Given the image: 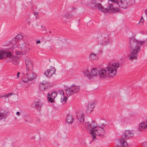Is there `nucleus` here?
Wrapping results in <instances>:
<instances>
[{
    "label": "nucleus",
    "mask_w": 147,
    "mask_h": 147,
    "mask_svg": "<svg viewBox=\"0 0 147 147\" xmlns=\"http://www.w3.org/2000/svg\"><path fill=\"white\" fill-rule=\"evenodd\" d=\"M134 133L132 131L129 130H125L119 139V145H117L116 147H129L127 143V139L133 136Z\"/></svg>",
    "instance_id": "1"
},
{
    "label": "nucleus",
    "mask_w": 147,
    "mask_h": 147,
    "mask_svg": "<svg viewBox=\"0 0 147 147\" xmlns=\"http://www.w3.org/2000/svg\"><path fill=\"white\" fill-rule=\"evenodd\" d=\"M146 42V40L140 41L134 38H132L129 41L130 49V50L140 51L141 48L140 46L143 45Z\"/></svg>",
    "instance_id": "2"
},
{
    "label": "nucleus",
    "mask_w": 147,
    "mask_h": 147,
    "mask_svg": "<svg viewBox=\"0 0 147 147\" xmlns=\"http://www.w3.org/2000/svg\"><path fill=\"white\" fill-rule=\"evenodd\" d=\"M116 74H85V76L89 79H92L96 77H99L102 79H108L113 77L115 76Z\"/></svg>",
    "instance_id": "3"
},
{
    "label": "nucleus",
    "mask_w": 147,
    "mask_h": 147,
    "mask_svg": "<svg viewBox=\"0 0 147 147\" xmlns=\"http://www.w3.org/2000/svg\"><path fill=\"white\" fill-rule=\"evenodd\" d=\"M87 125H88V129L89 132L91 134V137L92 139V141L93 142L95 141V137L94 135V130L96 129L97 127V125L94 121H92V123H90L89 121L87 122Z\"/></svg>",
    "instance_id": "4"
},
{
    "label": "nucleus",
    "mask_w": 147,
    "mask_h": 147,
    "mask_svg": "<svg viewBox=\"0 0 147 147\" xmlns=\"http://www.w3.org/2000/svg\"><path fill=\"white\" fill-rule=\"evenodd\" d=\"M111 1L114 3V5H117V7H120L123 9H126L129 6V4L127 0H110Z\"/></svg>",
    "instance_id": "5"
},
{
    "label": "nucleus",
    "mask_w": 147,
    "mask_h": 147,
    "mask_svg": "<svg viewBox=\"0 0 147 147\" xmlns=\"http://www.w3.org/2000/svg\"><path fill=\"white\" fill-rule=\"evenodd\" d=\"M119 67V64L117 62L112 63L106 67L108 74H116L117 69Z\"/></svg>",
    "instance_id": "6"
},
{
    "label": "nucleus",
    "mask_w": 147,
    "mask_h": 147,
    "mask_svg": "<svg viewBox=\"0 0 147 147\" xmlns=\"http://www.w3.org/2000/svg\"><path fill=\"white\" fill-rule=\"evenodd\" d=\"M51 87V86L50 83L48 81L45 80L40 82L38 86L39 90L42 92H43L47 89L50 88Z\"/></svg>",
    "instance_id": "7"
},
{
    "label": "nucleus",
    "mask_w": 147,
    "mask_h": 147,
    "mask_svg": "<svg viewBox=\"0 0 147 147\" xmlns=\"http://www.w3.org/2000/svg\"><path fill=\"white\" fill-rule=\"evenodd\" d=\"M26 66V73H33V65L31 59L27 58L25 60Z\"/></svg>",
    "instance_id": "8"
},
{
    "label": "nucleus",
    "mask_w": 147,
    "mask_h": 147,
    "mask_svg": "<svg viewBox=\"0 0 147 147\" xmlns=\"http://www.w3.org/2000/svg\"><path fill=\"white\" fill-rule=\"evenodd\" d=\"M109 4L107 7L106 8V12H108L110 13H113L115 11H119V9L117 7V5H114V3Z\"/></svg>",
    "instance_id": "9"
},
{
    "label": "nucleus",
    "mask_w": 147,
    "mask_h": 147,
    "mask_svg": "<svg viewBox=\"0 0 147 147\" xmlns=\"http://www.w3.org/2000/svg\"><path fill=\"white\" fill-rule=\"evenodd\" d=\"M6 59L9 61H13V62L15 65L17 64L19 62L17 57H14L11 52H8L6 55Z\"/></svg>",
    "instance_id": "10"
},
{
    "label": "nucleus",
    "mask_w": 147,
    "mask_h": 147,
    "mask_svg": "<svg viewBox=\"0 0 147 147\" xmlns=\"http://www.w3.org/2000/svg\"><path fill=\"white\" fill-rule=\"evenodd\" d=\"M94 135L95 137V140H96V135L98 136H103L105 134V130L102 127H98L96 129L94 130Z\"/></svg>",
    "instance_id": "11"
},
{
    "label": "nucleus",
    "mask_w": 147,
    "mask_h": 147,
    "mask_svg": "<svg viewBox=\"0 0 147 147\" xmlns=\"http://www.w3.org/2000/svg\"><path fill=\"white\" fill-rule=\"evenodd\" d=\"M28 45L26 42H23L19 44V47L22 51L26 53H28L30 49L29 47H28Z\"/></svg>",
    "instance_id": "12"
},
{
    "label": "nucleus",
    "mask_w": 147,
    "mask_h": 147,
    "mask_svg": "<svg viewBox=\"0 0 147 147\" xmlns=\"http://www.w3.org/2000/svg\"><path fill=\"white\" fill-rule=\"evenodd\" d=\"M139 51L134 50H130V54L129 55V57L130 60L136 59L137 58L138 53Z\"/></svg>",
    "instance_id": "13"
},
{
    "label": "nucleus",
    "mask_w": 147,
    "mask_h": 147,
    "mask_svg": "<svg viewBox=\"0 0 147 147\" xmlns=\"http://www.w3.org/2000/svg\"><path fill=\"white\" fill-rule=\"evenodd\" d=\"M57 95V93L56 91H54L51 94V95L49 93L47 94V98L51 102H53V99H55Z\"/></svg>",
    "instance_id": "14"
},
{
    "label": "nucleus",
    "mask_w": 147,
    "mask_h": 147,
    "mask_svg": "<svg viewBox=\"0 0 147 147\" xmlns=\"http://www.w3.org/2000/svg\"><path fill=\"white\" fill-rule=\"evenodd\" d=\"M139 130L141 131L147 129V121H144L141 123L139 125Z\"/></svg>",
    "instance_id": "15"
},
{
    "label": "nucleus",
    "mask_w": 147,
    "mask_h": 147,
    "mask_svg": "<svg viewBox=\"0 0 147 147\" xmlns=\"http://www.w3.org/2000/svg\"><path fill=\"white\" fill-rule=\"evenodd\" d=\"M77 117L81 123H83L84 121V115L82 113H79L77 115Z\"/></svg>",
    "instance_id": "16"
},
{
    "label": "nucleus",
    "mask_w": 147,
    "mask_h": 147,
    "mask_svg": "<svg viewBox=\"0 0 147 147\" xmlns=\"http://www.w3.org/2000/svg\"><path fill=\"white\" fill-rule=\"evenodd\" d=\"M95 9H96L103 12H106V8L104 7L100 3L97 4Z\"/></svg>",
    "instance_id": "17"
},
{
    "label": "nucleus",
    "mask_w": 147,
    "mask_h": 147,
    "mask_svg": "<svg viewBox=\"0 0 147 147\" xmlns=\"http://www.w3.org/2000/svg\"><path fill=\"white\" fill-rule=\"evenodd\" d=\"M8 52H11L9 51L6 52L3 50H0V59H2L5 57L6 58L7 54Z\"/></svg>",
    "instance_id": "18"
},
{
    "label": "nucleus",
    "mask_w": 147,
    "mask_h": 147,
    "mask_svg": "<svg viewBox=\"0 0 147 147\" xmlns=\"http://www.w3.org/2000/svg\"><path fill=\"white\" fill-rule=\"evenodd\" d=\"M26 77H27V80H28L31 81L35 79L36 78V74H26L25 76Z\"/></svg>",
    "instance_id": "19"
},
{
    "label": "nucleus",
    "mask_w": 147,
    "mask_h": 147,
    "mask_svg": "<svg viewBox=\"0 0 147 147\" xmlns=\"http://www.w3.org/2000/svg\"><path fill=\"white\" fill-rule=\"evenodd\" d=\"M74 120V118L71 115H68L66 117V121L67 123L71 124L73 123Z\"/></svg>",
    "instance_id": "20"
},
{
    "label": "nucleus",
    "mask_w": 147,
    "mask_h": 147,
    "mask_svg": "<svg viewBox=\"0 0 147 147\" xmlns=\"http://www.w3.org/2000/svg\"><path fill=\"white\" fill-rule=\"evenodd\" d=\"M70 88L74 94L76 93L80 90V88L79 86H76L74 84H72V86Z\"/></svg>",
    "instance_id": "21"
},
{
    "label": "nucleus",
    "mask_w": 147,
    "mask_h": 147,
    "mask_svg": "<svg viewBox=\"0 0 147 147\" xmlns=\"http://www.w3.org/2000/svg\"><path fill=\"white\" fill-rule=\"evenodd\" d=\"M7 117L6 112L4 111L0 112V121L3 119L5 121Z\"/></svg>",
    "instance_id": "22"
},
{
    "label": "nucleus",
    "mask_w": 147,
    "mask_h": 147,
    "mask_svg": "<svg viewBox=\"0 0 147 147\" xmlns=\"http://www.w3.org/2000/svg\"><path fill=\"white\" fill-rule=\"evenodd\" d=\"M55 72L56 69L55 68L52 66H51L49 69L47 70L45 74H46L47 73L48 74H55Z\"/></svg>",
    "instance_id": "23"
},
{
    "label": "nucleus",
    "mask_w": 147,
    "mask_h": 147,
    "mask_svg": "<svg viewBox=\"0 0 147 147\" xmlns=\"http://www.w3.org/2000/svg\"><path fill=\"white\" fill-rule=\"evenodd\" d=\"M89 58L91 60H96L98 57L95 53H91L89 55Z\"/></svg>",
    "instance_id": "24"
},
{
    "label": "nucleus",
    "mask_w": 147,
    "mask_h": 147,
    "mask_svg": "<svg viewBox=\"0 0 147 147\" xmlns=\"http://www.w3.org/2000/svg\"><path fill=\"white\" fill-rule=\"evenodd\" d=\"M24 118L25 121L26 123H30L32 121V119L29 115H26L24 116Z\"/></svg>",
    "instance_id": "25"
},
{
    "label": "nucleus",
    "mask_w": 147,
    "mask_h": 147,
    "mask_svg": "<svg viewBox=\"0 0 147 147\" xmlns=\"http://www.w3.org/2000/svg\"><path fill=\"white\" fill-rule=\"evenodd\" d=\"M23 38V36L21 34H18L17 36L12 39L13 41L17 42L19 40L22 39Z\"/></svg>",
    "instance_id": "26"
},
{
    "label": "nucleus",
    "mask_w": 147,
    "mask_h": 147,
    "mask_svg": "<svg viewBox=\"0 0 147 147\" xmlns=\"http://www.w3.org/2000/svg\"><path fill=\"white\" fill-rule=\"evenodd\" d=\"M66 92L68 97L74 94L72 91L71 89L70 88H67L66 89Z\"/></svg>",
    "instance_id": "27"
},
{
    "label": "nucleus",
    "mask_w": 147,
    "mask_h": 147,
    "mask_svg": "<svg viewBox=\"0 0 147 147\" xmlns=\"http://www.w3.org/2000/svg\"><path fill=\"white\" fill-rule=\"evenodd\" d=\"M95 0H90L89 2L90 5L94 8H95L96 7V5L97 4L96 3V2L95 1Z\"/></svg>",
    "instance_id": "28"
},
{
    "label": "nucleus",
    "mask_w": 147,
    "mask_h": 147,
    "mask_svg": "<svg viewBox=\"0 0 147 147\" xmlns=\"http://www.w3.org/2000/svg\"><path fill=\"white\" fill-rule=\"evenodd\" d=\"M94 107V105L93 103H91L90 104H89L88 107L87 112H88H88L90 111H91Z\"/></svg>",
    "instance_id": "29"
},
{
    "label": "nucleus",
    "mask_w": 147,
    "mask_h": 147,
    "mask_svg": "<svg viewBox=\"0 0 147 147\" xmlns=\"http://www.w3.org/2000/svg\"><path fill=\"white\" fill-rule=\"evenodd\" d=\"M42 105V103L40 101L36 102L35 103V107H41Z\"/></svg>",
    "instance_id": "30"
},
{
    "label": "nucleus",
    "mask_w": 147,
    "mask_h": 147,
    "mask_svg": "<svg viewBox=\"0 0 147 147\" xmlns=\"http://www.w3.org/2000/svg\"><path fill=\"white\" fill-rule=\"evenodd\" d=\"M98 71V70L97 68H93L91 69V74H97Z\"/></svg>",
    "instance_id": "31"
},
{
    "label": "nucleus",
    "mask_w": 147,
    "mask_h": 147,
    "mask_svg": "<svg viewBox=\"0 0 147 147\" xmlns=\"http://www.w3.org/2000/svg\"><path fill=\"white\" fill-rule=\"evenodd\" d=\"M99 74H107V71L104 68H101L99 71Z\"/></svg>",
    "instance_id": "32"
},
{
    "label": "nucleus",
    "mask_w": 147,
    "mask_h": 147,
    "mask_svg": "<svg viewBox=\"0 0 147 147\" xmlns=\"http://www.w3.org/2000/svg\"><path fill=\"white\" fill-rule=\"evenodd\" d=\"M28 81V80H27L26 78H25L23 81H21L20 83L22 86H24L26 85L25 84Z\"/></svg>",
    "instance_id": "33"
},
{
    "label": "nucleus",
    "mask_w": 147,
    "mask_h": 147,
    "mask_svg": "<svg viewBox=\"0 0 147 147\" xmlns=\"http://www.w3.org/2000/svg\"><path fill=\"white\" fill-rule=\"evenodd\" d=\"M67 97L66 96H62L61 98V102H63L64 101V103H66L67 101Z\"/></svg>",
    "instance_id": "34"
},
{
    "label": "nucleus",
    "mask_w": 147,
    "mask_h": 147,
    "mask_svg": "<svg viewBox=\"0 0 147 147\" xmlns=\"http://www.w3.org/2000/svg\"><path fill=\"white\" fill-rule=\"evenodd\" d=\"M13 95V93H10L7 94H5L2 96V97H4L5 98H7L9 96H11Z\"/></svg>",
    "instance_id": "35"
},
{
    "label": "nucleus",
    "mask_w": 147,
    "mask_h": 147,
    "mask_svg": "<svg viewBox=\"0 0 147 147\" xmlns=\"http://www.w3.org/2000/svg\"><path fill=\"white\" fill-rule=\"evenodd\" d=\"M134 3L135 1L134 0H130L129 2L128 3V4H129V6L130 5L134 4Z\"/></svg>",
    "instance_id": "36"
},
{
    "label": "nucleus",
    "mask_w": 147,
    "mask_h": 147,
    "mask_svg": "<svg viewBox=\"0 0 147 147\" xmlns=\"http://www.w3.org/2000/svg\"><path fill=\"white\" fill-rule=\"evenodd\" d=\"M144 19H142V17L141 19H140V22H139V23L141 25H142L143 24V22H144Z\"/></svg>",
    "instance_id": "37"
},
{
    "label": "nucleus",
    "mask_w": 147,
    "mask_h": 147,
    "mask_svg": "<svg viewBox=\"0 0 147 147\" xmlns=\"http://www.w3.org/2000/svg\"><path fill=\"white\" fill-rule=\"evenodd\" d=\"M67 18H71L73 17V15L71 14H69L67 16Z\"/></svg>",
    "instance_id": "38"
},
{
    "label": "nucleus",
    "mask_w": 147,
    "mask_h": 147,
    "mask_svg": "<svg viewBox=\"0 0 147 147\" xmlns=\"http://www.w3.org/2000/svg\"><path fill=\"white\" fill-rule=\"evenodd\" d=\"M58 92L61 94L63 95V96H64V92L62 90H60L58 91Z\"/></svg>",
    "instance_id": "39"
},
{
    "label": "nucleus",
    "mask_w": 147,
    "mask_h": 147,
    "mask_svg": "<svg viewBox=\"0 0 147 147\" xmlns=\"http://www.w3.org/2000/svg\"><path fill=\"white\" fill-rule=\"evenodd\" d=\"M45 76L48 78H51L52 76V74H45Z\"/></svg>",
    "instance_id": "40"
},
{
    "label": "nucleus",
    "mask_w": 147,
    "mask_h": 147,
    "mask_svg": "<svg viewBox=\"0 0 147 147\" xmlns=\"http://www.w3.org/2000/svg\"><path fill=\"white\" fill-rule=\"evenodd\" d=\"M16 54L17 55H20L21 54V53L19 51H16Z\"/></svg>",
    "instance_id": "41"
},
{
    "label": "nucleus",
    "mask_w": 147,
    "mask_h": 147,
    "mask_svg": "<svg viewBox=\"0 0 147 147\" xmlns=\"http://www.w3.org/2000/svg\"><path fill=\"white\" fill-rule=\"evenodd\" d=\"M34 15L35 16V17L37 18L38 17V14L37 12H34Z\"/></svg>",
    "instance_id": "42"
},
{
    "label": "nucleus",
    "mask_w": 147,
    "mask_h": 147,
    "mask_svg": "<svg viewBox=\"0 0 147 147\" xmlns=\"http://www.w3.org/2000/svg\"><path fill=\"white\" fill-rule=\"evenodd\" d=\"M107 40L106 41V42L107 43H109V36H107Z\"/></svg>",
    "instance_id": "43"
},
{
    "label": "nucleus",
    "mask_w": 147,
    "mask_h": 147,
    "mask_svg": "<svg viewBox=\"0 0 147 147\" xmlns=\"http://www.w3.org/2000/svg\"><path fill=\"white\" fill-rule=\"evenodd\" d=\"M83 73L86 74H89L90 72L87 69H86L85 70V72H84Z\"/></svg>",
    "instance_id": "44"
},
{
    "label": "nucleus",
    "mask_w": 147,
    "mask_h": 147,
    "mask_svg": "<svg viewBox=\"0 0 147 147\" xmlns=\"http://www.w3.org/2000/svg\"><path fill=\"white\" fill-rule=\"evenodd\" d=\"M16 115H18L20 116V113L19 112H17L16 113Z\"/></svg>",
    "instance_id": "45"
},
{
    "label": "nucleus",
    "mask_w": 147,
    "mask_h": 147,
    "mask_svg": "<svg viewBox=\"0 0 147 147\" xmlns=\"http://www.w3.org/2000/svg\"><path fill=\"white\" fill-rule=\"evenodd\" d=\"M40 43V41L39 40L37 41L36 42V44H38Z\"/></svg>",
    "instance_id": "46"
},
{
    "label": "nucleus",
    "mask_w": 147,
    "mask_h": 147,
    "mask_svg": "<svg viewBox=\"0 0 147 147\" xmlns=\"http://www.w3.org/2000/svg\"><path fill=\"white\" fill-rule=\"evenodd\" d=\"M27 23L28 24V25H30V22L29 21H28L27 22Z\"/></svg>",
    "instance_id": "47"
},
{
    "label": "nucleus",
    "mask_w": 147,
    "mask_h": 147,
    "mask_svg": "<svg viewBox=\"0 0 147 147\" xmlns=\"http://www.w3.org/2000/svg\"><path fill=\"white\" fill-rule=\"evenodd\" d=\"M19 74H17V76H16V77H17L16 78H18V77H19Z\"/></svg>",
    "instance_id": "48"
},
{
    "label": "nucleus",
    "mask_w": 147,
    "mask_h": 147,
    "mask_svg": "<svg viewBox=\"0 0 147 147\" xmlns=\"http://www.w3.org/2000/svg\"><path fill=\"white\" fill-rule=\"evenodd\" d=\"M145 14H146V15L147 16V9L145 11Z\"/></svg>",
    "instance_id": "49"
},
{
    "label": "nucleus",
    "mask_w": 147,
    "mask_h": 147,
    "mask_svg": "<svg viewBox=\"0 0 147 147\" xmlns=\"http://www.w3.org/2000/svg\"><path fill=\"white\" fill-rule=\"evenodd\" d=\"M102 125H101V126H105V125L104 124V123H102L101 124Z\"/></svg>",
    "instance_id": "50"
},
{
    "label": "nucleus",
    "mask_w": 147,
    "mask_h": 147,
    "mask_svg": "<svg viewBox=\"0 0 147 147\" xmlns=\"http://www.w3.org/2000/svg\"><path fill=\"white\" fill-rule=\"evenodd\" d=\"M41 28H44V27H43V26H41Z\"/></svg>",
    "instance_id": "51"
},
{
    "label": "nucleus",
    "mask_w": 147,
    "mask_h": 147,
    "mask_svg": "<svg viewBox=\"0 0 147 147\" xmlns=\"http://www.w3.org/2000/svg\"><path fill=\"white\" fill-rule=\"evenodd\" d=\"M36 25L37 26H38V24L36 23Z\"/></svg>",
    "instance_id": "52"
},
{
    "label": "nucleus",
    "mask_w": 147,
    "mask_h": 147,
    "mask_svg": "<svg viewBox=\"0 0 147 147\" xmlns=\"http://www.w3.org/2000/svg\"><path fill=\"white\" fill-rule=\"evenodd\" d=\"M32 25H33V28H35L34 26H33V24H32Z\"/></svg>",
    "instance_id": "53"
},
{
    "label": "nucleus",
    "mask_w": 147,
    "mask_h": 147,
    "mask_svg": "<svg viewBox=\"0 0 147 147\" xmlns=\"http://www.w3.org/2000/svg\"><path fill=\"white\" fill-rule=\"evenodd\" d=\"M49 33H51V31H49Z\"/></svg>",
    "instance_id": "54"
},
{
    "label": "nucleus",
    "mask_w": 147,
    "mask_h": 147,
    "mask_svg": "<svg viewBox=\"0 0 147 147\" xmlns=\"http://www.w3.org/2000/svg\"><path fill=\"white\" fill-rule=\"evenodd\" d=\"M17 74H20V73L19 72H18L17 73Z\"/></svg>",
    "instance_id": "55"
},
{
    "label": "nucleus",
    "mask_w": 147,
    "mask_h": 147,
    "mask_svg": "<svg viewBox=\"0 0 147 147\" xmlns=\"http://www.w3.org/2000/svg\"><path fill=\"white\" fill-rule=\"evenodd\" d=\"M2 97V96H1L0 95V98H1V97Z\"/></svg>",
    "instance_id": "56"
}]
</instances>
